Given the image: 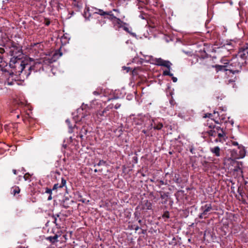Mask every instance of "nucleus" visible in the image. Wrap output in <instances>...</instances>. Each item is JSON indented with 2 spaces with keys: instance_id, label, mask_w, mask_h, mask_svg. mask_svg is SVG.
I'll return each instance as SVG.
<instances>
[{
  "instance_id": "obj_1",
  "label": "nucleus",
  "mask_w": 248,
  "mask_h": 248,
  "mask_svg": "<svg viewBox=\"0 0 248 248\" xmlns=\"http://www.w3.org/2000/svg\"><path fill=\"white\" fill-rule=\"evenodd\" d=\"M10 67L13 69V72L10 74V76L7 79V83L9 85L14 84L13 81H10V79L13 80L14 76L15 75H18L23 78L25 77L27 78L31 73V71H33L34 66L31 65L28 63L27 61L22 60V57L19 58H12L9 62Z\"/></svg>"
},
{
  "instance_id": "obj_49",
  "label": "nucleus",
  "mask_w": 248,
  "mask_h": 248,
  "mask_svg": "<svg viewBox=\"0 0 248 248\" xmlns=\"http://www.w3.org/2000/svg\"><path fill=\"white\" fill-rule=\"evenodd\" d=\"M60 186L58 184H55L52 188L53 190H57L58 188H60L59 186Z\"/></svg>"
},
{
  "instance_id": "obj_44",
  "label": "nucleus",
  "mask_w": 248,
  "mask_h": 248,
  "mask_svg": "<svg viewBox=\"0 0 248 248\" xmlns=\"http://www.w3.org/2000/svg\"><path fill=\"white\" fill-rule=\"evenodd\" d=\"M139 17L143 19H146L147 17V14L144 13H141Z\"/></svg>"
},
{
  "instance_id": "obj_11",
  "label": "nucleus",
  "mask_w": 248,
  "mask_h": 248,
  "mask_svg": "<svg viewBox=\"0 0 248 248\" xmlns=\"http://www.w3.org/2000/svg\"><path fill=\"white\" fill-rule=\"evenodd\" d=\"M24 105V103L22 102H18V101H16L15 102V108H16L17 107H21L22 106H23ZM11 112L12 113H14L15 112V113H17V115H16V117L17 118H19V116H20V114H19V113H21V110L19 108H12L11 109Z\"/></svg>"
},
{
  "instance_id": "obj_6",
  "label": "nucleus",
  "mask_w": 248,
  "mask_h": 248,
  "mask_svg": "<svg viewBox=\"0 0 248 248\" xmlns=\"http://www.w3.org/2000/svg\"><path fill=\"white\" fill-rule=\"evenodd\" d=\"M77 111V120H75V123H77V121L83 122L85 118L89 117L90 114V108L86 105L82 106L81 108H78Z\"/></svg>"
},
{
  "instance_id": "obj_59",
  "label": "nucleus",
  "mask_w": 248,
  "mask_h": 248,
  "mask_svg": "<svg viewBox=\"0 0 248 248\" xmlns=\"http://www.w3.org/2000/svg\"><path fill=\"white\" fill-rule=\"evenodd\" d=\"M232 144H233V145H237V146H239V145H238V142H236V141H233V142H232Z\"/></svg>"
},
{
  "instance_id": "obj_47",
  "label": "nucleus",
  "mask_w": 248,
  "mask_h": 248,
  "mask_svg": "<svg viewBox=\"0 0 248 248\" xmlns=\"http://www.w3.org/2000/svg\"><path fill=\"white\" fill-rule=\"evenodd\" d=\"M122 68L123 70H126V73L129 72L131 70V68L129 67L123 66Z\"/></svg>"
},
{
  "instance_id": "obj_55",
  "label": "nucleus",
  "mask_w": 248,
  "mask_h": 248,
  "mask_svg": "<svg viewBox=\"0 0 248 248\" xmlns=\"http://www.w3.org/2000/svg\"><path fill=\"white\" fill-rule=\"evenodd\" d=\"M2 63V62H0V70H1V71H3V65L1 64Z\"/></svg>"
},
{
  "instance_id": "obj_3",
  "label": "nucleus",
  "mask_w": 248,
  "mask_h": 248,
  "mask_svg": "<svg viewBox=\"0 0 248 248\" xmlns=\"http://www.w3.org/2000/svg\"><path fill=\"white\" fill-rule=\"evenodd\" d=\"M95 14H98L101 16H103L105 18H107L112 22V24L116 30H119L124 25H128V24L122 21L120 18H117L112 13V11H104L102 9H97Z\"/></svg>"
},
{
  "instance_id": "obj_63",
  "label": "nucleus",
  "mask_w": 248,
  "mask_h": 248,
  "mask_svg": "<svg viewBox=\"0 0 248 248\" xmlns=\"http://www.w3.org/2000/svg\"><path fill=\"white\" fill-rule=\"evenodd\" d=\"M220 119L221 120L224 121V120L225 119V117L223 116V115H222Z\"/></svg>"
},
{
  "instance_id": "obj_16",
  "label": "nucleus",
  "mask_w": 248,
  "mask_h": 248,
  "mask_svg": "<svg viewBox=\"0 0 248 248\" xmlns=\"http://www.w3.org/2000/svg\"><path fill=\"white\" fill-rule=\"evenodd\" d=\"M212 67L215 68L217 72L220 71H229L228 69L227 65H218L216 64L212 66Z\"/></svg>"
},
{
  "instance_id": "obj_58",
  "label": "nucleus",
  "mask_w": 248,
  "mask_h": 248,
  "mask_svg": "<svg viewBox=\"0 0 248 248\" xmlns=\"http://www.w3.org/2000/svg\"><path fill=\"white\" fill-rule=\"evenodd\" d=\"M132 75H134L135 74H136V70L135 69H133L132 71Z\"/></svg>"
},
{
  "instance_id": "obj_38",
  "label": "nucleus",
  "mask_w": 248,
  "mask_h": 248,
  "mask_svg": "<svg viewBox=\"0 0 248 248\" xmlns=\"http://www.w3.org/2000/svg\"><path fill=\"white\" fill-rule=\"evenodd\" d=\"M58 236L57 235H55L53 237L50 236L49 237V239L52 243H54L55 242L57 241V238Z\"/></svg>"
},
{
  "instance_id": "obj_62",
  "label": "nucleus",
  "mask_w": 248,
  "mask_h": 248,
  "mask_svg": "<svg viewBox=\"0 0 248 248\" xmlns=\"http://www.w3.org/2000/svg\"><path fill=\"white\" fill-rule=\"evenodd\" d=\"M138 222L140 224L141 226L142 225V221L141 219H139Z\"/></svg>"
},
{
  "instance_id": "obj_42",
  "label": "nucleus",
  "mask_w": 248,
  "mask_h": 248,
  "mask_svg": "<svg viewBox=\"0 0 248 248\" xmlns=\"http://www.w3.org/2000/svg\"><path fill=\"white\" fill-rule=\"evenodd\" d=\"M163 218H169L170 217V213L169 211H165L162 215Z\"/></svg>"
},
{
  "instance_id": "obj_25",
  "label": "nucleus",
  "mask_w": 248,
  "mask_h": 248,
  "mask_svg": "<svg viewBox=\"0 0 248 248\" xmlns=\"http://www.w3.org/2000/svg\"><path fill=\"white\" fill-rule=\"evenodd\" d=\"M154 123V120L153 119L152 121H149V122H148V123H147L145 125H144V127L146 128V129L150 130L153 128H154V126H153Z\"/></svg>"
},
{
  "instance_id": "obj_46",
  "label": "nucleus",
  "mask_w": 248,
  "mask_h": 248,
  "mask_svg": "<svg viewBox=\"0 0 248 248\" xmlns=\"http://www.w3.org/2000/svg\"><path fill=\"white\" fill-rule=\"evenodd\" d=\"M53 190L52 189H50L47 187L46 188L45 192L49 194H52V191Z\"/></svg>"
},
{
  "instance_id": "obj_29",
  "label": "nucleus",
  "mask_w": 248,
  "mask_h": 248,
  "mask_svg": "<svg viewBox=\"0 0 248 248\" xmlns=\"http://www.w3.org/2000/svg\"><path fill=\"white\" fill-rule=\"evenodd\" d=\"M106 18L103 16H101V18H98L97 23L101 26H102L106 23Z\"/></svg>"
},
{
  "instance_id": "obj_12",
  "label": "nucleus",
  "mask_w": 248,
  "mask_h": 248,
  "mask_svg": "<svg viewBox=\"0 0 248 248\" xmlns=\"http://www.w3.org/2000/svg\"><path fill=\"white\" fill-rule=\"evenodd\" d=\"M189 151L192 154H198L200 151L202 150V148L201 147L198 146V144L196 145H189L188 146Z\"/></svg>"
},
{
  "instance_id": "obj_30",
  "label": "nucleus",
  "mask_w": 248,
  "mask_h": 248,
  "mask_svg": "<svg viewBox=\"0 0 248 248\" xmlns=\"http://www.w3.org/2000/svg\"><path fill=\"white\" fill-rule=\"evenodd\" d=\"M126 26L127 25H124V26H123L122 28L124 29V30L126 32L129 33V34L132 35L133 36H135V34L131 32L132 28H128Z\"/></svg>"
},
{
  "instance_id": "obj_61",
  "label": "nucleus",
  "mask_w": 248,
  "mask_h": 248,
  "mask_svg": "<svg viewBox=\"0 0 248 248\" xmlns=\"http://www.w3.org/2000/svg\"><path fill=\"white\" fill-rule=\"evenodd\" d=\"M13 172L14 174L16 175L17 174V170H13Z\"/></svg>"
},
{
  "instance_id": "obj_23",
  "label": "nucleus",
  "mask_w": 248,
  "mask_h": 248,
  "mask_svg": "<svg viewBox=\"0 0 248 248\" xmlns=\"http://www.w3.org/2000/svg\"><path fill=\"white\" fill-rule=\"evenodd\" d=\"M232 46L231 44H224L221 46L219 47L218 48L220 49V51H223L224 50H226L229 51V50L232 49Z\"/></svg>"
},
{
  "instance_id": "obj_26",
  "label": "nucleus",
  "mask_w": 248,
  "mask_h": 248,
  "mask_svg": "<svg viewBox=\"0 0 248 248\" xmlns=\"http://www.w3.org/2000/svg\"><path fill=\"white\" fill-rule=\"evenodd\" d=\"M233 164L234 165V170L235 171H241V168L240 166L242 165V162H234Z\"/></svg>"
},
{
  "instance_id": "obj_52",
  "label": "nucleus",
  "mask_w": 248,
  "mask_h": 248,
  "mask_svg": "<svg viewBox=\"0 0 248 248\" xmlns=\"http://www.w3.org/2000/svg\"><path fill=\"white\" fill-rule=\"evenodd\" d=\"M172 77V80L173 82H176L177 81V78L174 77Z\"/></svg>"
},
{
  "instance_id": "obj_21",
  "label": "nucleus",
  "mask_w": 248,
  "mask_h": 248,
  "mask_svg": "<svg viewBox=\"0 0 248 248\" xmlns=\"http://www.w3.org/2000/svg\"><path fill=\"white\" fill-rule=\"evenodd\" d=\"M66 123L67 124L68 127H69V130L68 132L70 133H72L74 132V129L76 128H78V127L76 126V124H74V125L73 126L72 124H71L70 121L67 119L65 121Z\"/></svg>"
},
{
  "instance_id": "obj_7",
  "label": "nucleus",
  "mask_w": 248,
  "mask_h": 248,
  "mask_svg": "<svg viewBox=\"0 0 248 248\" xmlns=\"http://www.w3.org/2000/svg\"><path fill=\"white\" fill-rule=\"evenodd\" d=\"M200 210L201 213L199 215V218L200 219H205L211 214L213 209L211 203H206L202 205Z\"/></svg>"
},
{
  "instance_id": "obj_35",
  "label": "nucleus",
  "mask_w": 248,
  "mask_h": 248,
  "mask_svg": "<svg viewBox=\"0 0 248 248\" xmlns=\"http://www.w3.org/2000/svg\"><path fill=\"white\" fill-rule=\"evenodd\" d=\"M238 192L239 193V195L241 196L242 200L243 202H245V201L244 199V192L243 191V189L241 187H238Z\"/></svg>"
},
{
  "instance_id": "obj_15",
  "label": "nucleus",
  "mask_w": 248,
  "mask_h": 248,
  "mask_svg": "<svg viewBox=\"0 0 248 248\" xmlns=\"http://www.w3.org/2000/svg\"><path fill=\"white\" fill-rule=\"evenodd\" d=\"M217 135L218 138L215 140L216 142H220L223 143L225 141L226 139V134L223 129H221V132L217 133Z\"/></svg>"
},
{
  "instance_id": "obj_9",
  "label": "nucleus",
  "mask_w": 248,
  "mask_h": 248,
  "mask_svg": "<svg viewBox=\"0 0 248 248\" xmlns=\"http://www.w3.org/2000/svg\"><path fill=\"white\" fill-rule=\"evenodd\" d=\"M155 62L157 65L166 67L168 69H170L171 63L170 61L164 60L161 58H156L155 60Z\"/></svg>"
},
{
  "instance_id": "obj_33",
  "label": "nucleus",
  "mask_w": 248,
  "mask_h": 248,
  "mask_svg": "<svg viewBox=\"0 0 248 248\" xmlns=\"http://www.w3.org/2000/svg\"><path fill=\"white\" fill-rule=\"evenodd\" d=\"M207 133L209 136L216 137L217 135V132L214 129H211L207 132Z\"/></svg>"
},
{
  "instance_id": "obj_45",
  "label": "nucleus",
  "mask_w": 248,
  "mask_h": 248,
  "mask_svg": "<svg viewBox=\"0 0 248 248\" xmlns=\"http://www.w3.org/2000/svg\"><path fill=\"white\" fill-rule=\"evenodd\" d=\"M150 130H148V129H144L142 130V133H144L146 137H148L149 136V131Z\"/></svg>"
},
{
  "instance_id": "obj_5",
  "label": "nucleus",
  "mask_w": 248,
  "mask_h": 248,
  "mask_svg": "<svg viewBox=\"0 0 248 248\" xmlns=\"http://www.w3.org/2000/svg\"><path fill=\"white\" fill-rule=\"evenodd\" d=\"M54 61V60L49 57H46L43 58H41L39 60H37V61L35 62L33 65V66H34L33 71L37 72V71H40L41 69L44 71V65H49Z\"/></svg>"
},
{
  "instance_id": "obj_24",
  "label": "nucleus",
  "mask_w": 248,
  "mask_h": 248,
  "mask_svg": "<svg viewBox=\"0 0 248 248\" xmlns=\"http://www.w3.org/2000/svg\"><path fill=\"white\" fill-rule=\"evenodd\" d=\"M154 129L155 130H160L163 126V124L161 123H159L157 122H156L155 120H154Z\"/></svg>"
},
{
  "instance_id": "obj_54",
  "label": "nucleus",
  "mask_w": 248,
  "mask_h": 248,
  "mask_svg": "<svg viewBox=\"0 0 248 248\" xmlns=\"http://www.w3.org/2000/svg\"><path fill=\"white\" fill-rule=\"evenodd\" d=\"M22 120L25 123H27V121H29L28 119L24 117H22Z\"/></svg>"
},
{
  "instance_id": "obj_60",
  "label": "nucleus",
  "mask_w": 248,
  "mask_h": 248,
  "mask_svg": "<svg viewBox=\"0 0 248 248\" xmlns=\"http://www.w3.org/2000/svg\"><path fill=\"white\" fill-rule=\"evenodd\" d=\"M159 183L161 185H164V182L163 180H159Z\"/></svg>"
},
{
  "instance_id": "obj_4",
  "label": "nucleus",
  "mask_w": 248,
  "mask_h": 248,
  "mask_svg": "<svg viewBox=\"0 0 248 248\" xmlns=\"http://www.w3.org/2000/svg\"><path fill=\"white\" fill-rule=\"evenodd\" d=\"M3 46H5L6 49H9V55L12 56V58L22 57L23 53L22 46L19 44L9 39Z\"/></svg>"
},
{
  "instance_id": "obj_14",
  "label": "nucleus",
  "mask_w": 248,
  "mask_h": 248,
  "mask_svg": "<svg viewBox=\"0 0 248 248\" xmlns=\"http://www.w3.org/2000/svg\"><path fill=\"white\" fill-rule=\"evenodd\" d=\"M153 119H151L150 116H139V120L140 121V122H138V124H141V125H145L147 123H148V122H149V121H152Z\"/></svg>"
},
{
  "instance_id": "obj_17",
  "label": "nucleus",
  "mask_w": 248,
  "mask_h": 248,
  "mask_svg": "<svg viewBox=\"0 0 248 248\" xmlns=\"http://www.w3.org/2000/svg\"><path fill=\"white\" fill-rule=\"evenodd\" d=\"M88 132V127L87 125H84L82 126V128L81 129L79 134V137L81 139H83V137L85 136Z\"/></svg>"
},
{
  "instance_id": "obj_50",
  "label": "nucleus",
  "mask_w": 248,
  "mask_h": 248,
  "mask_svg": "<svg viewBox=\"0 0 248 248\" xmlns=\"http://www.w3.org/2000/svg\"><path fill=\"white\" fill-rule=\"evenodd\" d=\"M5 52V49L3 47H0V53L1 54H3Z\"/></svg>"
},
{
  "instance_id": "obj_56",
  "label": "nucleus",
  "mask_w": 248,
  "mask_h": 248,
  "mask_svg": "<svg viewBox=\"0 0 248 248\" xmlns=\"http://www.w3.org/2000/svg\"><path fill=\"white\" fill-rule=\"evenodd\" d=\"M135 217L137 218V220H138L139 218V214L138 213H134Z\"/></svg>"
},
{
  "instance_id": "obj_2",
  "label": "nucleus",
  "mask_w": 248,
  "mask_h": 248,
  "mask_svg": "<svg viewBox=\"0 0 248 248\" xmlns=\"http://www.w3.org/2000/svg\"><path fill=\"white\" fill-rule=\"evenodd\" d=\"M247 59H248V42L241 46L237 54L230 60L228 69L233 74L239 72Z\"/></svg>"
},
{
  "instance_id": "obj_64",
  "label": "nucleus",
  "mask_w": 248,
  "mask_h": 248,
  "mask_svg": "<svg viewBox=\"0 0 248 248\" xmlns=\"http://www.w3.org/2000/svg\"><path fill=\"white\" fill-rule=\"evenodd\" d=\"M139 229H140V227L138 226H136L135 228V231H138Z\"/></svg>"
},
{
  "instance_id": "obj_10",
  "label": "nucleus",
  "mask_w": 248,
  "mask_h": 248,
  "mask_svg": "<svg viewBox=\"0 0 248 248\" xmlns=\"http://www.w3.org/2000/svg\"><path fill=\"white\" fill-rule=\"evenodd\" d=\"M51 220L52 222L55 224L57 228H61V222H62V219L60 217V213L52 215Z\"/></svg>"
},
{
  "instance_id": "obj_8",
  "label": "nucleus",
  "mask_w": 248,
  "mask_h": 248,
  "mask_svg": "<svg viewBox=\"0 0 248 248\" xmlns=\"http://www.w3.org/2000/svg\"><path fill=\"white\" fill-rule=\"evenodd\" d=\"M111 108H109V106L105 108L103 110H99L96 112V116L97 118L99 120V121L101 122L103 121L104 119L103 118V117L106 118L108 116V111L109 110V109Z\"/></svg>"
},
{
  "instance_id": "obj_31",
  "label": "nucleus",
  "mask_w": 248,
  "mask_h": 248,
  "mask_svg": "<svg viewBox=\"0 0 248 248\" xmlns=\"http://www.w3.org/2000/svg\"><path fill=\"white\" fill-rule=\"evenodd\" d=\"M168 193H163V194H161V195H160V198L162 199H165V200L163 202H162V203L163 204H165L167 202V199H168Z\"/></svg>"
},
{
  "instance_id": "obj_36",
  "label": "nucleus",
  "mask_w": 248,
  "mask_h": 248,
  "mask_svg": "<svg viewBox=\"0 0 248 248\" xmlns=\"http://www.w3.org/2000/svg\"><path fill=\"white\" fill-rule=\"evenodd\" d=\"M106 164L107 162L106 161H104L103 160H100L98 163L94 165V167L105 166L106 165Z\"/></svg>"
},
{
  "instance_id": "obj_34",
  "label": "nucleus",
  "mask_w": 248,
  "mask_h": 248,
  "mask_svg": "<svg viewBox=\"0 0 248 248\" xmlns=\"http://www.w3.org/2000/svg\"><path fill=\"white\" fill-rule=\"evenodd\" d=\"M220 62L223 65H229L230 62V60L226 59V58H223L221 59Z\"/></svg>"
},
{
  "instance_id": "obj_32",
  "label": "nucleus",
  "mask_w": 248,
  "mask_h": 248,
  "mask_svg": "<svg viewBox=\"0 0 248 248\" xmlns=\"http://www.w3.org/2000/svg\"><path fill=\"white\" fill-rule=\"evenodd\" d=\"M208 124H209L207 123V125H208L209 127H210V128L214 129H216V131L217 133H219V131H221V129H222L219 126H216L215 125H211V124L208 125Z\"/></svg>"
},
{
  "instance_id": "obj_18",
  "label": "nucleus",
  "mask_w": 248,
  "mask_h": 248,
  "mask_svg": "<svg viewBox=\"0 0 248 248\" xmlns=\"http://www.w3.org/2000/svg\"><path fill=\"white\" fill-rule=\"evenodd\" d=\"M201 164L203 167V169L205 171H208L211 167V163H210L206 160L202 161Z\"/></svg>"
},
{
  "instance_id": "obj_43",
  "label": "nucleus",
  "mask_w": 248,
  "mask_h": 248,
  "mask_svg": "<svg viewBox=\"0 0 248 248\" xmlns=\"http://www.w3.org/2000/svg\"><path fill=\"white\" fill-rule=\"evenodd\" d=\"M31 175L29 173H26L23 176L25 181L30 180Z\"/></svg>"
},
{
  "instance_id": "obj_27",
  "label": "nucleus",
  "mask_w": 248,
  "mask_h": 248,
  "mask_svg": "<svg viewBox=\"0 0 248 248\" xmlns=\"http://www.w3.org/2000/svg\"><path fill=\"white\" fill-rule=\"evenodd\" d=\"M238 148L240 149L239 155L240 158H243L246 155V151L243 146H238Z\"/></svg>"
},
{
  "instance_id": "obj_48",
  "label": "nucleus",
  "mask_w": 248,
  "mask_h": 248,
  "mask_svg": "<svg viewBox=\"0 0 248 248\" xmlns=\"http://www.w3.org/2000/svg\"><path fill=\"white\" fill-rule=\"evenodd\" d=\"M213 114L214 115V117L215 118L220 117L219 113V112L218 111H214V113H213Z\"/></svg>"
},
{
  "instance_id": "obj_13",
  "label": "nucleus",
  "mask_w": 248,
  "mask_h": 248,
  "mask_svg": "<svg viewBox=\"0 0 248 248\" xmlns=\"http://www.w3.org/2000/svg\"><path fill=\"white\" fill-rule=\"evenodd\" d=\"M141 210H152V203L147 200L141 202Z\"/></svg>"
},
{
  "instance_id": "obj_20",
  "label": "nucleus",
  "mask_w": 248,
  "mask_h": 248,
  "mask_svg": "<svg viewBox=\"0 0 248 248\" xmlns=\"http://www.w3.org/2000/svg\"><path fill=\"white\" fill-rule=\"evenodd\" d=\"M72 5L76 7L78 11L82 8V2L81 0H73Z\"/></svg>"
},
{
  "instance_id": "obj_41",
  "label": "nucleus",
  "mask_w": 248,
  "mask_h": 248,
  "mask_svg": "<svg viewBox=\"0 0 248 248\" xmlns=\"http://www.w3.org/2000/svg\"><path fill=\"white\" fill-rule=\"evenodd\" d=\"M66 180L64 179V178H62V182H61V184L60 185V186H59V187L60 188H62L65 185H66Z\"/></svg>"
},
{
  "instance_id": "obj_40",
  "label": "nucleus",
  "mask_w": 248,
  "mask_h": 248,
  "mask_svg": "<svg viewBox=\"0 0 248 248\" xmlns=\"http://www.w3.org/2000/svg\"><path fill=\"white\" fill-rule=\"evenodd\" d=\"M191 162L192 163V167L193 168V169H195L196 168H197V164L196 163V160L193 159H193L191 158Z\"/></svg>"
},
{
  "instance_id": "obj_19",
  "label": "nucleus",
  "mask_w": 248,
  "mask_h": 248,
  "mask_svg": "<svg viewBox=\"0 0 248 248\" xmlns=\"http://www.w3.org/2000/svg\"><path fill=\"white\" fill-rule=\"evenodd\" d=\"M210 151L216 156L218 157L220 155V149L218 146H216L214 148H210Z\"/></svg>"
},
{
  "instance_id": "obj_28",
  "label": "nucleus",
  "mask_w": 248,
  "mask_h": 248,
  "mask_svg": "<svg viewBox=\"0 0 248 248\" xmlns=\"http://www.w3.org/2000/svg\"><path fill=\"white\" fill-rule=\"evenodd\" d=\"M20 191V189L18 186L13 187L11 190V194H13L14 195L19 193Z\"/></svg>"
},
{
  "instance_id": "obj_53",
  "label": "nucleus",
  "mask_w": 248,
  "mask_h": 248,
  "mask_svg": "<svg viewBox=\"0 0 248 248\" xmlns=\"http://www.w3.org/2000/svg\"><path fill=\"white\" fill-rule=\"evenodd\" d=\"M211 116H213V114H211V113H207L205 114V116H204V117H211Z\"/></svg>"
},
{
  "instance_id": "obj_57",
  "label": "nucleus",
  "mask_w": 248,
  "mask_h": 248,
  "mask_svg": "<svg viewBox=\"0 0 248 248\" xmlns=\"http://www.w3.org/2000/svg\"><path fill=\"white\" fill-rule=\"evenodd\" d=\"M102 169H99V170H97L96 169H95L94 170V172H102Z\"/></svg>"
},
{
  "instance_id": "obj_22",
  "label": "nucleus",
  "mask_w": 248,
  "mask_h": 248,
  "mask_svg": "<svg viewBox=\"0 0 248 248\" xmlns=\"http://www.w3.org/2000/svg\"><path fill=\"white\" fill-rule=\"evenodd\" d=\"M172 180L175 183L177 184H180L182 182V178L180 177V175L177 173H175L174 174Z\"/></svg>"
},
{
  "instance_id": "obj_39",
  "label": "nucleus",
  "mask_w": 248,
  "mask_h": 248,
  "mask_svg": "<svg viewBox=\"0 0 248 248\" xmlns=\"http://www.w3.org/2000/svg\"><path fill=\"white\" fill-rule=\"evenodd\" d=\"M102 93V89H97V90L93 92V94L94 95H98Z\"/></svg>"
},
{
  "instance_id": "obj_37",
  "label": "nucleus",
  "mask_w": 248,
  "mask_h": 248,
  "mask_svg": "<svg viewBox=\"0 0 248 248\" xmlns=\"http://www.w3.org/2000/svg\"><path fill=\"white\" fill-rule=\"evenodd\" d=\"M170 69H169L168 70H165L163 72V76H169L170 77H172L173 74L171 73L170 71Z\"/></svg>"
},
{
  "instance_id": "obj_51",
  "label": "nucleus",
  "mask_w": 248,
  "mask_h": 248,
  "mask_svg": "<svg viewBox=\"0 0 248 248\" xmlns=\"http://www.w3.org/2000/svg\"><path fill=\"white\" fill-rule=\"evenodd\" d=\"M120 106H121V104L117 103V104H116L115 105V106H114V108H115V109H118V108H119L120 107Z\"/></svg>"
}]
</instances>
